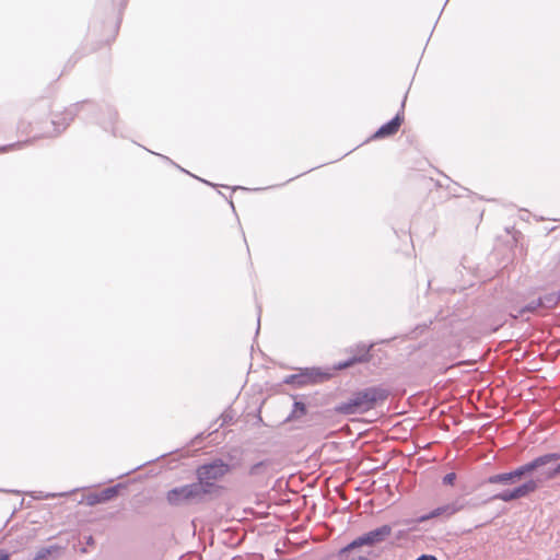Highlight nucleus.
I'll return each instance as SVG.
<instances>
[{"label":"nucleus","mask_w":560,"mask_h":560,"mask_svg":"<svg viewBox=\"0 0 560 560\" xmlns=\"http://www.w3.org/2000/svg\"><path fill=\"white\" fill-rule=\"evenodd\" d=\"M456 476L454 472H450L444 476L443 481L445 485H453Z\"/></svg>","instance_id":"13"},{"label":"nucleus","mask_w":560,"mask_h":560,"mask_svg":"<svg viewBox=\"0 0 560 560\" xmlns=\"http://www.w3.org/2000/svg\"><path fill=\"white\" fill-rule=\"evenodd\" d=\"M417 560H436V558L431 555H423V556L419 557Z\"/></svg>","instance_id":"15"},{"label":"nucleus","mask_w":560,"mask_h":560,"mask_svg":"<svg viewBox=\"0 0 560 560\" xmlns=\"http://www.w3.org/2000/svg\"><path fill=\"white\" fill-rule=\"evenodd\" d=\"M560 475V463L553 467V468H547L540 471L539 476H542L544 480H550L553 479Z\"/></svg>","instance_id":"11"},{"label":"nucleus","mask_w":560,"mask_h":560,"mask_svg":"<svg viewBox=\"0 0 560 560\" xmlns=\"http://www.w3.org/2000/svg\"><path fill=\"white\" fill-rule=\"evenodd\" d=\"M206 497L201 485L190 483L183 487L174 488L166 494L167 502L171 505H180L188 502H198Z\"/></svg>","instance_id":"4"},{"label":"nucleus","mask_w":560,"mask_h":560,"mask_svg":"<svg viewBox=\"0 0 560 560\" xmlns=\"http://www.w3.org/2000/svg\"><path fill=\"white\" fill-rule=\"evenodd\" d=\"M537 488H538L537 480H528L525 483L514 488L513 490H505L503 492H500V493L493 495V499L501 500L504 502H510L513 500H517V499L527 497L528 494L536 491Z\"/></svg>","instance_id":"6"},{"label":"nucleus","mask_w":560,"mask_h":560,"mask_svg":"<svg viewBox=\"0 0 560 560\" xmlns=\"http://www.w3.org/2000/svg\"><path fill=\"white\" fill-rule=\"evenodd\" d=\"M0 560H9V556L2 551H0Z\"/></svg>","instance_id":"17"},{"label":"nucleus","mask_w":560,"mask_h":560,"mask_svg":"<svg viewBox=\"0 0 560 560\" xmlns=\"http://www.w3.org/2000/svg\"><path fill=\"white\" fill-rule=\"evenodd\" d=\"M8 151V148L7 147H0V153H4Z\"/></svg>","instance_id":"18"},{"label":"nucleus","mask_w":560,"mask_h":560,"mask_svg":"<svg viewBox=\"0 0 560 560\" xmlns=\"http://www.w3.org/2000/svg\"><path fill=\"white\" fill-rule=\"evenodd\" d=\"M560 455L550 453L535 458L534 460L517 467L515 470L505 474L493 475L489 478L490 483H511L515 478H521L524 475L530 474L546 465L557 462Z\"/></svg>","instance_id":"3"},{"label":"nucleus","mask_w":560,"mask_h":560,"mask_svg":"<svg viewBox=\"0 0 560 560\" xmlns=\"http://www.w3.org/2000/svg\"><path fill=\"white\" fill-rule=\"evenodd\" d=\"M387 393L378 388H368L357 393L348 402L339 405L336 410L340 413L352 415L358 410H369L377 401L385 400Z\"/></svg>","instance_id":"2"},{"label":"nucleus","mask_w":560,"mask_h":560,"mask_svg":"<svg viewBox=\"0 0 560 560\" xmlns=\"http://www.w3.org/2000/svg\"><path fill=\"white\" fill-rule=\"evenodd\" d=\"M559 301H560V295L551 294L544 299H539L537 302L526 306L525 311L533 312L537 307H540V306L553 307L559 303ZM523 312H524V310L521 311V313H523Z\"/></svg>","instance_id":"10"},{"label":"nucleus","mask_w":560,"mask_h":560,"mask_svg":"<svg viewBox=\"0 0 560 560\" xmlns=\"http://www.w3.org/2000/svg\"><path fill=\"white\" fill-rule=\"evenodd\" d=\"M392 535V527L389 525H383L376 529H373L364 535L355 538L345 548L339 551V555H343L352 549L360 548L362 546H374L377 545L385 539H387Z\"/></svg>","instance_id":"5"},{"label":"nucleus","mask_w":560,"mask_h":560,"mask_svg":"<svg viewBox=\"0 0 560 560\" xmlns=\"http://www.w3.org/2000/svg\"><path fill=\"white\" fill-rule=\"evenodd\" d=\"M404 121V116L396 115L390 121L383 125L373 136L375 139H382L390 137L398 132L401 124Z\"/></svg>","instance_id":"7"},{"label":"nucleus","mask_w":560,"mask_h":560,"mask_svg":"<svg viewBox=\"0 0 560 560\" xmlns=\"http://www.w3.org/2000/svg\"><path fill=\"white\" fill-rule=\"evenodd\" d=\"M230 470V465L221 459L201 465L196 469L197 485L203 487L206 495L211 494L220 488L215 486V482L221 480Z\"/></svg>","instance_id":"1"},{"label":"nucleus","mask_w":560,"mask_h":560,"mask_svg":"<svg viewBox=\"0 0 560 560\" xmlns=\"http://www.w3.org/2000/svg\"><path fill=\"white\" fill-rule=\"evenodd\" d=\"M357 360H352V361H349V362H346L343 364H339V368L340 369H345V368H348L350 366L351 364H353Z\"/></svg>","instance_id":"16"},{"label":"nucleus","mask_w":560,"mask_h":560,"mask_svg":"<svg viewBox=\"0 0 560 560\" xmlns=\"http://www.w3.org/2000/svg\"><path fill=\"white\" fill-rule=\"evenodd\" d=\"M117 494V490L115 488H107L100 492L89 493L85 497V502L88 505H96L100 503H104L115 498Z\"/></svg>","instance_id":"8"},{"label":"nucleus","mask_w":560,"mask_h":560,"mask_svg":"<svg viewBox=\"0 0 560 560\" xmlns=\"http://www.w3.org/2000/svg\"><path fill=\"white\" fill-rule=\"evenodd\" d=\"M460 509H462V506H459V505L447 504L445 506H441V508H438V509L433 510L429 515L422 516L420 518V521H427L429 518L438 517V516H441V515L452 516L456 512L460 511Z\"/></svg>","instance_id":"9"},{"label":"nucleus","mask_w":560,"mask_h":560,"mask_svg":"<svg viewBox=\"0 0 560 560\" xmlns=\"http://www.w3.org/2000/svg\"><path fill=\"white\" fill-rule=\"evenodd\" d=\"M304 415H306V407H305V405L303 402H301V401H295L294 402V408H293V411H292V416L294 418H301Z\"/></svg>","instance_id":"12"},{"label":"nucleus","mask_w":560,"mask_h":560,"mask_svg":"<svg viewBox=\"0 0 560 560\" xmlns=\"http://www.w3.org/2000/svg\"><path fill=\"white\" fill-rule=\"evenodd\" d=\"M302 378H303L302 376H292L290 382L301 385V384H303ZM287 382H289V380Z\"/></svg>","instance_id":"14"}]
</instances>
